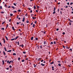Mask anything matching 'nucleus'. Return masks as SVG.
<instances>
[{
	"label": "nucleus",
	"mask_w": 73,
	"mask_h": 73,
	"mask_svg": "<svg viewBox=\"0 0 73 73\" xmlns=\"http://www.w3.org/2000/svg\"><path fill=\"white\" fill-rule=\"evenodd\" d=\"M32 18L33 20H35V19H36V17H33Z\"/></svg>",
	"instance_id": "f257e3e1"
},
{
	"label": "nucleus",
	"mask_w": 73,
	"mask_h": 73,
	"mask_svg": "<svg viewBox=\"0 0 73 73\" xmlns=\"http://www.w3.org/2000/svg\"><path fill=\"white\" fill-rule=\"evenodd\" d=\"M25 20V18L24 17L23 19V20H22V21L23 22H24V20Z\"/></svg>",
	"instance_id": "f03ea898"
},
{
	"label": "nucleus",
	"mask_w": 73,
	"mask_h": 73,
	"mask_svg": "<svg viewBox=\"0 0 73 73\" xmlns=\"http://www.w3.org/2000/svg\"><path fill=\"white\" fill-rule=\"evenodd\" d=\"M15 40V38H12L11 39V41H13V40Z\"/></svg>",
	"instance_id": "7ed1b4c3"
},
{
	"label": "nucleus",
	"mask_w": 73,
	"mask_h": 73,
	"mask_svg": "<svg viewBox=\"0 0 73 73\" xmlns=\"http://www.w3.org/2000/svg\"><path fill=\"white\" fill-rule=\"evenodd\" d=\"M11 51H12V50H9L7 51V52H9L10 53V52H11Z\"/></svg>",
	"instance_id": "20e7f679"
},
{
	"label": "nucleus",
	"mask_w": 73,
	"mask_h": 73,
	"mask_svg": "<svg viewBox=\"0 0 73 73\" xmlns=\"http://www.w3.org/2000/svg\"><path fill=\"white\" fill-rule=\"evenodd\" d=\"M4 49L5 51H7V48H5V47H4Z\"/></svg>",
	"instance_id": "39448f33"
},
{
	"label": "nucleus",
	"mask_w": 73,
	"mask_h": 73,
	"mask_svg": "<svg viewBox=\"0 0 73 73\" xmlns=\"http://www.w3.org/2000/svg\"><path fill=\"white\" fill-rule=\"evenodd\" d=\"M5 37L7 40H8V37H7L6 36H5Z\"/></svg>",
	"instance_id": "423d86ee"
},
{
	"label": "nucleus",
	"mask_w": 73,
	"mask_h": 73,
	"mask_svg": "<svg viewBox=\"0 0 73 73\" xmlns=\"http://www.w3.org/2000/svg\"><path fill=\"white\" fill-rule=\"evenodd\" d=\"M41 65H42V66H45V64H42V63H41Z\"/></svg>",
	"instance_id": "0eeeda50"
},
{
	"label": "nucleus",
	"mask_w": 73,
	"mask_h": 73,
	"mask_svg": "<svg viewBox=\"0 0 73 73\" xmlns=\"http://www.w3.org/2000/svg\"><path fill=\"white\" fill-rule=\"evenodd\" d=\"M2 62L3 65H4V60L2 61Z\"/></svg>",
	"instance_id": "6e6552de"
},
{
	"label": "nucleus",
	"mask_w": 73,
	"mask_h": 73,
	"mask_svg": "<svg viewBox=\"0 0 73 73\" xmlns=\"http://www.w3.org/2000/svg\"><path fill=\"white\" fill-rule=\"evenodd\" d=\"M12 28L13 29V31H15V29L14 28V27H13Z\"/></svg>",
	"instance_id": "1a4fd4ad"
},
{
	"label": "nucleus",
	"mask_w": 73,
	"mask_h": 73,
	"mask_svg": "<svg viewBox=\"0 0 73 73\" xmlns=\"http://www.w3.org/2000/svg\"><path fill=\"white\" fill-rule=\"evenodd\" d=\"M18 37H19V36H17V37H16L15 38V40H17V38H18Z\"/></svg>",
	"instance_id": "9d476101"
},
{
	"label": "nucleus",
	"mask_w": 73,
	"mask_h": 73,
	"mask_svg": "<svg viewBox=\"0 0 73 73\" xmlns=\"http://www.w3.org/2000/svg\"><path fill=\"white\" fill-rule=\"evenodd\" d=\"M33 37H32L31 38V40H33Z\"/></svg>",
	"instance_id": "9b49d317"
},
{
	"label": "nucleus",
	"mask_w": 73,
	"mask_h": 73,
	"mask_svg": "<svg viewBox=\"0 0 73 73\" xmlns=\"http://www.w3.org/2000/svg\"><path fill=\"white\" fill-rule=\"evenodd\" d=\"M34 68H36V65L35 64H34Z\"/></svg>",
	"instance_id": "f8f14e48"
},
{
	"label": "nucleus",
	"mask_w": 73,
	"mask_h": 73,
	"mask_svg": "<svg viewBox=\"0 0 73 73\" xmlns=\"http://www.w3.org/2000/svg\"><path fill=\"white\" fill-rule=\"evenodd\" d=\"M54 10H53V11H54L56 10V7H54Z\"/></svg>",
	"instance_id": "ddd939ff"
},
{
	"label": "nucleus",
	"mask_w": 73,
	"mask_h": 73,
	"mask_svg": "<svg viewBox=\"0 0 73 73\" xmlns=\"http://www.w3.org/2000/svg\"><path fill=\"white\" fill-rule=\"evenodd\" d=\"M46 42L45 41H44V44H46Z\"/></svg>",
	"instance_id": "4468645a"
},
{
	"label": "nucleus",
	"mask_w": 73,
	"mask_h": 73,
	"mask_svg": "<svg viewBox=\"0 0 73 73\" xmlns=\"http://www.w3.org/2000/svg\"><path fill=\"white\" fill-rule=\"evenodd\" d=\"M35 24H33V28H34V27H35Z\"/></svg>",
	"instance_id": "2eb2a0df"
},
{
	"label": "nucleus",
	"mask_w": 73,
	"mask_h": 73,
	"mask_svg": "<svg viewBox=\"0 0 73 73\" xmlns=\"http://www.w3.org/2000/svg\"><path fill=\"white\" fill-rule=\"evenodd\" d=\"M54 62L53 61L52 62L50 63V64H54Z\"/></svg>",
	"instance_id": "dca6fc26"
},
{
	"label": "nucleus",
	"mask_w": 73,
	"mask_h": 73,
	"mask_svg": "<svg viewBox=\"0 0 73 73\" xmlns=\"http://www.w3.org/2000/svg\"><path fill=\"white\" fill-rule=\"evenodd\" d=\"M13 56H16V54L15 53H14L13 54Z\"/></svg>",
	"instance_id": "f3484780"
},
{
	"label": "nucleus",
	"mask_w": 73,
	"mask_h": 73,
	"mask_svg": "<svg viewBox=\"0 0 73 73\" xmlns=\"http://www.w3.org/2000/svg\"><path fill=\"white\" fill-rule=\"evenodd\" d=\"M3 53L5 55L6 54L5 52L4 51H3Z\"/></svg>",
	"instance_id": "a211bd4d"
},
{
	"label": "nucleus",
	"mask_w": 73,
	"mask_h": 73,
	"mask_svg": "<svg viewBox=\"0 0 73 73\" xmlns=\"http://www.w3.org/2000/svg\"><path fill=\"white\" fill-rule=\"evenodd\" d=\"M1 13H4V12L1 11Z\"/></svg>",
	"instance_id": "6ab92c4d"
},
{
	"label": "nucleus",
	"mask_w": 73,
	"mask_h": 73,
	"mask_svg": "<svg viewBox=\"0 0 73 73\" xmlns=\"http://www.w3.org/2000/svg\"><path fill=\"white\" fill-rule=\"evenodd\" d=\"M11 7L13 8V9H15V7L13 6H12Z\"/></svg>",
	"instance_id": "aec40b11"
},
{
	"label": "nucleus",
	"mask_w": 73,
	"mask_h": 73,
	"mask_svg": "<svg viewBox=\"0 0 73 73\" xmlns=\"http://www.w3.org/2000/svg\"><path fill=\"white\" fill-rule=\"evenodd\" d=\"M23 53L24 54H26V52H24V51L23 52Z\"/></svg>",
	"instance_id": "412c9836"
},
{
	"label": "nucleus",
	"mask_w": 73,
	"mask_h": 73,
	"mask_svg": "<svg viewBox=\"0 0 73 73\" xmlns=\"http://www.w3.org/2000/svg\"><path fill=\"white\" fill-rule=\"evenodd\" d=\"M10 16H13V14H12V13L11 14H10Z\"/></svg>",
	"instance_id": "4be33fe9"
},
{
	"label": "nucleus",
	"mask_w": 73,
	"mask_h": 73,
	"mask_svg": "<svg viewBox=\"0 0 73 73\" xmlns=\"http://www.w3.org/2000/svg\"><path fill=\"white\" fill-rule=\"evenodd\" d=\"M58 66H61V64H58Z\"/></svg>",
	"instance_id": "5701e85b"
},
{
	"label": "nucleus",
	"mask_w": 73,
	"mask_h": 73,
	"mask_svg": "<svg viewBox=\"0 0 73 73\" xmlns=\"http://www.w3.org/2000/svg\"><path fill=\"white\" fill-rule=\"evenodd\" d=\"M1 29H2V30H3V31H4V28H2Z\"/></svg>",
	"instance_id": "b1692460"
},
{
	"label": "nucleus",
	"mask_w": 73,
	"mask_h": 73,
	"mask_svg": "<svg viewBox=\"0 0 73 73\" xmlns=\"http://www.w3.org/2000/svg\"><path fill=\"white\" fill-rule=\"evenodd\" d=\"M13 12H14V13H16L17 12V11H13Z\"/></svg>",
	"instance_id": "393cba45"
},
{
	"label": "nucleus",
	"mask_w": 73,
	"mask_h": 73,
	"mask_svg": "<svg viewBox=\"0 0 73 73\" xmlns=\"http://www.w3.org/2000/svg\"><path fill=\"white\" fill-rule=\"evenodd\" d=\"M35 40H38V38H35Z\"/></svg>",
	"instance_id": "a878e982"
},
{
	"label": "nucleus",
	"mask_w": 73,
	"mask_h": 73,
	"mask_svg": "<svg viewBox=\"0 0 73 73\" xmlns=\"http://www.w3.org/2000/svg\"><path fill=\"white\" fill-rule=\"evenodd\" d=\"M13 4L14 5H15V6H16V3H14Z\"/></svg>",
	"instance_id": "bb28decb"
},
{
	"label": "nucleus",
	"mask_w": 73,
	"mask_h": 73,
	"mask_svg": "<svg viewBox=\"0 0 73 73\" xmlns=\"http://www.w3.org/2000/svg\"><path fill=\"white\" fill-rule=\"evenodd\" d=\"M54 44H56V41H54Z\"/></svg>",
	"instance_id": "cd10ccee"
},
{
	"label": "nucleus",
	"mask_w": 73,
	"mask_h": 73,
	"mask_svg": "<svg viewBox=\"0 0 73 73\" xmlns=\"http://www.w3.org/2000/svg\"><path fill=\"white\" fill-rule=\"evenodd\" d=\"M41 58H39V59H38V61H40V60H41Z\"/></svg>",
	"instance_id": "c85d7f7f"
},
{
	"label": "nucleus",
	"mask_w": 73,
	"mask_h": 73,
	"mask_svg": "<svg viewBox=\"0 0 73 73\" xmlns=\"http://www.w3.org/2000/svg\"><path fill=\"white\" fill-rule=\"evenodd\" d=\"M8 25L7 24V26H6V28H8Z\"/></svg>",
	"instance_id": "c756f323"
},
{
	"label": "nucleus",
	"mask_w": 73,
	"mask_h": 73,
	"mask_svg": "<svg viewBox=\"0 0 73 73\" xmlns=\"http://www.w3.org/2000/svg\"><path fill=\"white\" fill-rule=\"evenodd\" d=\"M63 47L64 49H65V46H63Z\"/></svg>",
	"instance_id": "7c9ffc66"
},
{
	"label": "nucleus",
	"mask_w": 73,
	"mask_h": 73,
	"mask_svg": "<svg viewBox=\"0 0 73 73\" xmlns=\"http://www.w3.org/2000/svg\"><path fill=\"white\" fill-rule=\"evenodd\" d=\"M56 13V11H54L53 12V13L54 14H55V13Z\"/></svg>",
	"instance_id": "2f4dec72"
},
{
	"label": "nucleus",
	"mask_w": 73,
	"mask_h": 73,
	"mask_svg": "<svg viewBox=\"0 0 73 73\" xmlns=\"http://www.w3.org/2000/svg\"><path fill=\"white\" fill-rule=\"evenodd\" d=\"M18 60H20V58L19 57V58H18Z\"/></svg>",
	"instance_id": "473e14b6"
},
{
	"label": "nucleus",
	"mask_w": 73,
	"mask_h": 73,
	"mask_svg": "<svg viewBox=\"0 0 73 73\" xmlns=\"http://www.w3.org/2000/svg\"><path fill=\"white\" fill-rule=\"evenodd\" d=\"M34 9H36V6H34Z\"/></svg>",
	"instance_id": "72a5a7b5"
},
{
	"label": "nucleus",
	"mask_w": 73,
	"mask_h": 73,
	"mask_svg": "<svg viewBox=\"0 0 73 73\" xmlns=\"http://www.w3.org/2000/svg\"><path fill=\"white\" fill-rule=\"evenodd\" d=\"M9 67L10 68H12V66L11 65H10L9 66Z\"/></svg>",
	"instance_id": "f704fd0d"
},
{
	"label": "nucleus",
	"mask_w": 73,
	"mask_h": 73,
	"mask_svg": "<svg viewBox=\"0 0 73 73\" xmlns=\"http://www.w3.org/2000/svg\"><path fill=\"white\" fill-rule=\"evenodd\" d=\"M19 18V15H17V17H16V19H18Z\"/></svg>",
	"instance_id": "c9c22d12"
},
{
	"label": "nucleus",
	"mask_w": 73,
	"mask_h": 73,
	"mask_svg": "<svg viewBox=\"0 0 73 73\" xmlns=\"http://www.w3.org/2000/svg\"><path fill=\"white\" fill-rule=\"evenodd\" d=\"M43 61H44V60H42L41 61V62H43Z\"/></svg>",
	"instance_id": "e433bc0d"
},
{
	"label": "nucleus",
	"mask_w": 73,
	"mask_h": 73,
	"mask_svg": "<svg viewBox=\"0 0 73 73\" xmlns=\"http://www.w3.org/2000/svg\"><path fill=\"white\" fill-rule=\"evenodd\" d=\"M11 8V6H9V7H8V8Z\"/></svg>",
	"instance_id": "4c0bfd02"
},
{
	"label": "nucleus",
	"mask_w": 73,
	"mask_h": 73,
	"mask_svg": "<svg viewBox=\"0 0 73 73\" xmlns=\"http://www.w3.org/2000/svg\"><path fill=\"white\" fill-rule=\"evenodd\" d=\"M21 46L22 47H24V45H23V44H22Z\"/></svg>",
	"instance_id": "58836bf2"
},
{
	"label": "nucleus",
	"mask_w": 73,
	"mask_h": 73,
	"mask_svg": "<svg viewBox=\"0 0 73 73\" xmlns=\"http://www.w3.org/2000/svg\"><path fill=\"white\" fill-rule=\"evenodd\" d=\"M59 29H56V31H58V30H59Z\"/></svg>",
	"instance_id": "ea45409f"
},
{
	"label": "nucleus",
	"mask_w": 73,
	"mask_h": 73,
	"mask_svg": "<svg viewBox=\"0 0 73 73\" xmlns=\"http://www.w3.org/2000/svg\"><path fill=\"white\" fill-rule=\"evenodd\" d=\"M31 17H32V16H33V14H31Z\"/></svg>",
	"instance_id": "a19ab883"
},
{
	"label": "nucleus",
	"mask_w": 73,
	"mask_h": 73,
	"mask_svg": "<svg viewBox=\"0 0 73 73\" xmlns=\"http://www.w3.org/2000/svg\"><path fill=\"white\" fill-rule=\"evenodd\" d=\"M0 9H2V6H0Z\"/></svg>",
	"instance_id": "79ce46f5"
},
{
	"label": "nucleus",
	"mask_w": 73,
	"mask_h": 73,
	"mask_svg": "<svg viewBox=\"0 0 73 73\" xmlns=\"http://www.w3.org/2000/svg\"><path fill=\"white\" fill-rule=\"evenodd\" d=\"M24 60H23L22 61V62H24Z\"/></svg>",
	"instance_id": "37998d69"
},
{
	"label": "nucleus",
	"mask_w": 73,
	"mask_h": 73,
	"mask_svg": "<svg viewBox=\"0 0 73 73\" xmlns=\"http://www.w3.org/2000/svg\"><path fill=\"white\" fill-rule=\"evenodd\" d=\"M53 42H51V44H53Z\"/></svg>",
	"instance_id": "c03bdc74"
},
{
	"label": "nucleus",
	"mask_w": 73,
	"mask_h": 73,
	"mask_svg": "<svg viewBox=\"0 0 73 73\" xmlns=\"http://www.w3.org/2000/svg\"><path fill=\"white\" fill-rule=\"evenodd\" d=\"M63 35H65V33L64 32H63L62 33Z\"/></svg>",
	"instance_id": "a18cd8bd"
},
{
	"label": "nucleus",
	"mask_w": 73,
	"mask_h": 73,
	"mask_svg": "<svg viewBox=\"0 0 73 73\" xmlns=\"http://www.w3.org/2000/svg\"><path fill=\"white\" fill-rule=\"evenodd\" d=\"M42 46H40V48L41 49L42 48Z\"/></svg>",
	"instance_id": "49530a36"
},
{
	"label": "nucleus",
	"mask_w": 73,
	"mask_h": 73,
	"mask_svg": "<svg viewBox=\"0 0 73 73\" xmlns=\"http://www.w3.org/2000/svg\"><path fill=\"white\" fill-rule=\"evenodd\" d=\"M18 11H19V12H21V10L19 9V10H18Z\"/></svg>",
	"instance_id": "de8ad7c7"
},
{
	"label": "nucleus",
	"mask_w": 73,
	"mask_h": 73,
	"mask_svg": "<svg viewBox=\"0 0 73 73\" xmlns=\"http://www.w3.org/2000/svg\"><path fill=\"white\" fill-rule=\"evenodd\" d=\"M66 47L67 49H69V47H68V46H66Z\"/></svg>",
	"instance_id": "09e8293b"
},
{
	"label": "nucleus",
	"mask_w": 73,
	"mask_h": 73,
	"mask_svg": "<svg viewBox=\"0 0 73 73\" xmlns=\"http://www.w3.org/2000/svg\"><path fill=\"white\" fill-rule=\"evenodd\" d=\"M17 25H19V23L17 22Z\"/></svg>",
	"instance_id": "8fccbe9b"
},
{
	"label": "nucleus",
	"mask_w": 73,
	"mask_h": 73,
	"mask_svg": "<svg viewBox=\"0 0 73 73\" xmlns=\"http://www.w3.org/2000/svg\"><path fill=\"white\" fill-rule=\"evenodd\" d=\"M11 62H12V60H11L9 62V64H11Z\"/></svg>",
	"instance_id": "3c124183"
},
{
	"label": "nucleus",
	"mask_w": 73,
	"mask_h": 73,
	"mask_svg": "<svg viewBox=\"0 0 73 73\" xmlns=\"http://www.w3.org/2000/svg\"><path fill=\"white\" fill-rule=\"evenodd\" d=\"M27 23H29V21H27Z\"/></svg>",
	"instance_id": "603ef678"
},
{
	"label": "nucleus",
	"mask_w": 73,
	"mask_h": 73,
	"mask_svg": "<svg viewBox=\"0 0 73 73\" xmlns=\"http://www.w3.org/2000/svg\"><path fill=\"white\" fill-rule=\"evenodd\" d=\"M4 23H5V22H4L2 23V24H4Z\"/></svg>",
	"instance_id": "864d4df0"
},
{
	"label": "nucleus",
	"mask_w": 73,
	"mask_h": 73,
	"mask_svg": "<svg viewBox=\"0 0 73 73\" xmlns=\"http://www.w3.org/2000/svg\"><path fill=\"white\" fill-rule=\"evenodd\" d=\"M67 4H68V5H69V3L68 2L67 3Z\"/></svg>",
	"instance_id": "5fc2aeb1"
},
{
	"label": "nucleus",
	"mask_w": 73,
	"mask_h": 73,
	"mask_svg": "<svg viewBox=\"0 0 73 73\" xmlns=\"http://www.w3.org/2000/svg\"><path fill=\"white\" fill-rule=\"evenodd\" d=\"M4 42L5 44V40H4Z\"/></svg>",
	"instance_id": "6e6d98bb"
},
{
	"label": "nucleus",
	"mask_w": 73,
	"mask_h": 73,
	"mask_svg": "<svg viewBox=\"0 0 73 73\" xmlns=\"http://www.w3.org/2000/svg\"><path fill=\"white\" fill-rule=\"evenodd\" d=\"M17 44H18V45H19V42H17Z\"/></svg>",
	"instance_id": "4d7b16f0"
},
{
	"label": "nucleus",
	"mask_w": 73,
	"mask_h": 73,
	"mask_svg": "<svg viewBox=\"0 0 73 73\" xmlns=\"http://www.w3.org/2000/svg\"><path fill=\"white\" fill-rule=\"evenodd\" d=\"M36 23H37V21H35V24H36Z\"/></svg>",
	"instance_id": "13d9d810"
},
{
	"label": "nucleus",
	"mask_w": 73,
	"mask_h": 73,
	"mask_svg": "<svg viewBox=\"0 0 73 73\" xmlns=\"http://www.w3.org/2000/svg\"><path fill=\"white\" fill-rule=\"evenodd\" d=\"M61 10H62V11L63 10V9H62V8L61 9Z\"/></svg>",
	"instance_id": "bf43d9fd"
},
{
	"label": "nucleus",
	"mask_w": 73,
	"mask_h": 73,
	"mask_svg": "<svg viewBox=\"0 0 73 73\" xmlns=\"http://www.w3.org/2000/svg\"><path fill=\"white\" fill-rule=\"evenodd\" d=\"M7 63H9V60L7 61Z\"/></svg>",
	"instance_id": "052dcab7"
},
{
	"label": "nucleus",
	"mask_w": 73,
	"mask_h": 73,
	"mask_svg": "<svg viewBox=\"0 0 73 73\" xmlns=\"http://www.w3.org/2000/svg\"><path fill=\"white\" fill-rule=\"evenodd\" d=\"M18 19H19V20H20V19H21L19 17V18H18Z\"/></svg>",
	"instance_id": "680f3d73"
},
{
	"label": "nucleus",
	"mask_w": 73,
	"mask_h": 73,
	"mask_svg": "<svg viewBox=\"0 0 73 73\" xmlns=\"http://www.w3.org/2000/svg\"><path fill=\"white\" fill-rule=\"evenodd\" d=\"M58 4H60V3L59 2L58 3Z\"/></svg>",
	"instance_id": "e2e57ef3"
},
{
	"label": "nucleus",
	"mask_w": 73,
	"mask_h": 73,
	"mask_svg": "<svg viewBox=\"0 0 73 73\" xmlns=\"http://www.w3.org/2000/svg\"><path fill=\"white\" fill-rule=\"evenodd\" d=\"M71 23L70 22V25H71Z\"/></svg>",
	"instance_id": "0e129e2a"
},
{
	"label": "nucleus",
	"mask_w": 73,
	"mask_h": 73,
	"mask_svg": "<svg viewBox=\"0 0 73 73\" xmlns=\"http://www.w3.org/2000/svg\"><path fill=\"white\" fill-rule=\"evenodd\" d=\"M30 12H31V13H32V10H31V11Z\"/></svg>",
	"instance_id": "69168bd1"
},
{
	"label": "nucleus",
	"mask_w": 73,
	"mask_h": 73,
	"mask_svg": "<svg viewBox=\"0 0 73 73\" xmlns=\"http://www.w3.org/2000/svg\"><path fill=\"white\" fill-rule=\"evenodd\" d=\"M36 12L38 13V11L37 10H36Z\"/></svg>",
	"instance_id": "338daca9"
},
{
	"label": "nucleus",
	"mask_w": 73,
	"mask_h": 73,
	"mask_svg": "<svg viewBox=\"0 0 73 73\" xmlns=\"http://www.w3.org/2000/svg\"><path fill=\"white\" fill-rule=\"evenodd\" d=\"M11 21V19L9 20V22H10Z\"/></svg>",
	"instance_id": "774afa93"
}]
</instances>
